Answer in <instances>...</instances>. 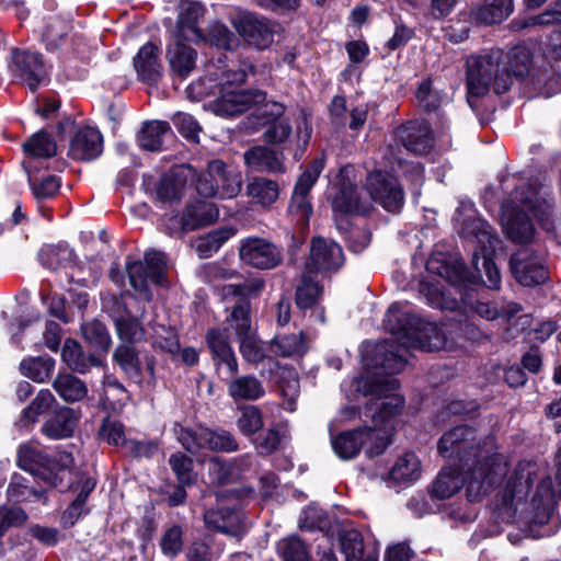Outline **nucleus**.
I'll use <instances>...</instances> for the list:
<instances>
[{
  "label": "nucleus",
  "instance_id": "1",
  "mask_svg": "<svg viewBox=\"0 0 561 561\" xmlns=\"http://www.w3.org/2000/svg\"><path fill=\"white\" fill-rule=\"evenodd\" d=\"M529 78L539 93L547 98L561 92V72L546 57L534 64L531 50L518 44L504 51L496 49L486 56H479L467 69V102L473 111H479L490 89L496 95L506 93L514 79Z\"/></svg>",
  "mask_w": 561,
  "mask_h": 561
},
{
  "label": "nucleus",
  "instance_id": "2",
  "mask_svg": "<svg viewBox=\"0 0 561 561\" xmlns=\"http://www.w3.org/2000/svg\"><path fill=\"white\" fill-rule=\"evenodd\" d=\"M18 462L20 468L30 471L51 486H62L66 479L71 480L68 486L75 492L78 491V494L66 514L71 518H78L81 515L88 496L95 488V481L82 472L72 471L75 458L71 453L60 451L49 459L37 449L23 446L19 449Z\"/></svg>",
  "mask_w": 561,
  "mask_h": 561
},
{
  "label": "nucleus",
  "instance_id": "3",
  "mask_svg": "<svg viewBox=\"0 0 561 561\" xmlns=\"http://www.w3.org/2000/svg\"><path fill=\"white\" fill-rule=\"evenodd\" d=\"M383 327L398 340L421 351L437 352L445 350L448 344L447 324L444 329L411 309L401 308L398 302L391 304L388 308Z\"/></svg>",
  "mask_w": 561,
  "mask_h": 561
},
{
  "label": "nucleus",
  "instance_id": "4",
  "mask_svg": "<svg viewBox=\"0 0 561 561\" xmlns=\"http://www.w3.org/2000/svg\"><path fill=\"white\" fill-rule=\"evenodd\" d=\"M427 272L445 278L450 289L442 294V308L450 311H461L462 305L477 301V291L481 287V272H471L460 261L449 262L432 256L426 263Z\"/></svg>",
  "mask_w": 561,
  "mask_h": 561
},
{
  "label": "nucleus",
  "instance_id": "5",
  "mask_svg": "<svg viewBox=\"0 0 561 561\" xmlns=\"http://www.w3.org/2000/svg\"><path fill=\"white\" fill-rule=\"evenodd\" d=\"M460 236L477 244L472 252L471 264L474 267V273H477L479 261L482 260L486 277V282L481 278L480 289L484 287L499 289L501 286V272L494 261L496 254L495 245L499 239L492 231V227L482 218H468L461 225Z\"/></svg>",
  "mask_w": 561,
  "mask_h": 561
},
{
  "label": "nucleus",
  "instance_id": "6",
  "mask_svg": "<svg viewBox=\"0 0 561 561\" xmlns=\"http://www.w3.org/2000/svg\"><path fill=\"white\" fill-rule=\"evenodd\" d=\"M460 466L466 470L460 484L471 503L481 502L484 496L491 494L506 474L503 456L496 451L474 458L468 466Z\"/></svg>",
  "mask_w": 561,
  "mask_h": 561
},
{
  "label": "nucleus",
  "instance_id": "7",
  "mask_svg": "<svg viewBox=\"0 0 561 561\" xmlns=\"http://www.w3.org/2000/svg\"><path fill=\"white\" fill-rule=\"evenodd\" d=\"M365 188L373 202L386 211L398 215L405 203L404 190L399 179L386 170H373L367 173Z\"/></svg>",
  "mask_w": 561,
  "mask_h": 561
},
{
  "label": "nucleus",
  "instance_id": "8",
  "mask_svg": "<svg viewBox=\"0 0 561 561\" xmlns=\"http://www.w3.org/2000/svg\"><path fill=\"white\" fill-rule=\"evenodd\" d=\"M477 440V428L460 424L445 432L437 442V451L440 456L455 458L460 465L468 466L469 462L483 456L482 449Z\"/></svg>",
  "mask_w": 561,
  "mask_h": 561
},
{
  "label": "nucleus",
  "instance_id": "9",
  "mask_svg": "<svg viewBox=\"0 0 561 561\" xmlns=\"http://www.w3.org/2000/svg\"><path fill=\"white\" fill-rule=\"evenodd\" d=\"M115 323L122 343L114 357L129 377L137 379L140 377V363L135 344L139 340L140 323L137 318L130 316L117 318Z\"/></svg>",
  "mask_w": 561,
  "mask_h": 561
},
{
  "label": "nucleus",
  "instance_id": "10",
  "mask_svg": "<svg viewBox=\"0 0 561 561\" xmlns=\"http://www.w3.org/2000/svg\"><path fill=\"white\" fill-rule=\"evenodd\" d=\"M409 345L402 341H385L376 344L366 355L365 360L371 367L389 378L400 374L407 366Z\"/></svg>",
  "mask_w": 561,
  "mask_h": 561
},
{
  "label": "nucleus",
  "instance_id": "11",
  "mask_svg": "<svg viewBox=\"0 0 561 561\" xmlns=\"http://www.w3.org/2000/svg\"><path fill=\"white\" fill-rule=\"evenodd\" d=\"M205 343L209 351L211 362L218 374H225L224 379L234 377L239 371L238 359L229 343L227 328H209L205 334Z\"/></svg>",
  "mask_w": 561,
  "mask_h": 561
},
{
  "label": "nucleus",
  "instance_id": "12",
  "mask_svg": "<svg viewBox=\"0 0 561 561\" xmlns=\"http://www.w3.org/2000/svg\"><path fill=\"white\" fill-rule=\"evenodd\" d=\"M263 288V280L233 285L232 294L241 299L232 307L225 323L234 331L237 339L256 331L252 329L251 305L248 298L257 295Z\"/></svg>",
  "mask_w": 561,
  "mask_h": 561
},
{
  "label": "nucleus",
  "instance_id": "13",
  "mask_svg": "<svg viewBox=\"0 0 561 561\" xmlns=\"http://www.w3.org/2000/svg\"><path fill=\"white\" fill-rule=\"evenodd\" d=\"M267 93L260 89H219V95L214 101V112L221 117H236L262 103Z\"/></svg>",
  "mask_w": 561,
  "mask_h": 561
},
{
  "label": "nucleus",
  "instance_id": "14",
  "mask_svg": "<svg viewBox=\"0 0 561 561\" xmlns=\"http://www.w3.org/2000/svg\"><path fill=\"white\" fill-rule=\"evenodd\" d=\"M510 272L514 279L524 287H535L549 279V272L535 256V251L522 248L510 256Z\"/></svg>",
  "mask_w": 561,
  "mask_h": 561
},
{
  "label": "nucleus",
  "instance_id": "15",
  "mask_svg": "<svg viewBox=\"0 0 561 561\" xmlns=\"http://www.w3.org/2000/svg\"><path fill=\"white\" fill-rule=\"evenodd\" d=\"M11 60L12 75L31 91H35L46 80L47 69L41 54L15 48L12 50Z\"/></svg>",
  "mask_w": 561,
  "mask_h": 561
},
{
  "label": "nucleus",
  "instance_id": "16",
  "mask_svg": "<svg viewBox=\"0 0 561 561\" xmlns=\"http://www.w3.org/2000/svg\"><path fill=\"white\" fill-rule=\"evenodd\" d=\"M195 175L190 164H176L164 172L156 186V197L162 203H178L182 199L188 181Z\"/></svg>",
  "mask_w": 561,
  "mask_h": 561
},
{
  "label": "nucleus",
  "instance_id": "17",
  "mask_svg": "<svg viewBox=\"0 0 561 561\" xmlns=\"http://www.w3.org/2000/svg\"><path fill=\"white\" fill-rule=\"evenodd\" d=\"M241 261L259 270H272L282 262L280 252L270 241L263 238H248L239 249Z\"/></svg>",
  "mask_w": 561,
  "mask_h": 561
},
{
  "label": "nucleus",
  "instance_id": "18",
  "mask_svg": "<svg viewBox=\"0 0 561 561\" xmlns=\"http://www.w3.org/2000/svg\"><path fill=\"white\" fill-rule=\"evenodd\" d=\"M232 25L244 42L262 50L271 46L274 33L267 20L251 12H243L232 21Z\"/></svg>",
  "mask_w": 561,
  "mask_h": 561
},
{
  "label": "nucleus",
  "instance_id": "19",
  "mask_svg": "<svg viewBox=\"0 0 561 561\" xmlns=\"http://www.w3.org/2000/svg\"><path fill=\"white\" fill-rule=\"evenodd\" d=\"M167 256L161 251L150 250L142 257V300L151 301L153 293L149 285L167 289L169 280L167 277Z\"/></svg>",
  "mask_w": 561,
  "mask_h": 561
},
{
  "label": "nucleus",
  "instance_id": "20",
  "mask_svg": "<svg viewBox=\"0 0 561 561\" xmlns=\"http://www.w3.org/2000/svg\"><path fill=\"white\" fill-rule=\"evenodd\" d=\"M218 217L219 210L215 205L195 201L187 203L182 214L170 220L179 225L181 232L186 233L214 224Z\"/></svg>",
  "mask_w": 561,
  "mask_h": 561
},
{
  "label": "nucleus",
  "instance_id": "21",
  "mask_svg": "<svg viewBox=\"0 0 561 561\" xmlns=\"http://www.w3.org/2000/svg\"><path fill=\"white\" fill-rule=\"evenodd\" d=\"M398 137L408 151L417 156L427 154L434 148L433 131L427 122H407L399 128Z\"/></svg>",
  "mask_w": 561,
  "mask_h": 561
},
{
  "label": "nucleus",
  "instance_id": "22",
  "mask_svg": "<svg viewBox=\"0 0 561 561\" xmlns=\"http://www.w3.org/2000/svg\"><path fill=\"white\" fill-rule=\"evenodd\" d=\"M244 164L259 173L284 174V154L264 145L252 146L243 153Z\"/></svg>",
  "mask_w": 561,
  "mask_h": 561
},
{
  "label": "nucleus",
  "instance_id": "23",
  "mask_svg": "<svg viewBox=\"0 0 561 561\" xmlns=\"http://www.w3.org/2000/svg\"><path fill=\"white\" fill-rule=\"evenodd\" d=\"M310 261L316 272H335L343 265L344 255L336 242L314 237L311 240Z\"/></svg>",
  "mask_w": 561,
  "mask_h": 561
},
{
  "label": "nucleus",
  "instance_id": "24",
  "mask_svg": "<svg viewBox=\"0 0 561 561\" xmlns=\"http://www.w3.org/2000/svg\"><path fill=\"white\" fill-rule=\"evenodd\" d=\"M101 152L102 136L99 130L92 127L79 129L70 142L69 154L76 160H93Z\"/></svg>",
  "mask_w": 561,
  "mask_h": 561
},
{
  "label": "nucleus",
  "instance_id": "25",
  "mask_svg": "<svg viewBox=\"0 0 561 561\" xmlns=\"http://www.w3.org/2000/svg\"><path fill=\"white\" fill-rule=\"evenodd\" d=\"M513 10V0H484L482 5L471 9L470 20L476 25L500 24Z\"/></svg>",
  "mask_w": 561,
  "mask_h": 561
},
{
  "label": "nucleus",
  "instance_id": "26",
  "mask_svg": "<svg viewBox=\"0 0 561 561\" xmlns=\"http://www.w3.org/2000/svg\"><path fill=\"white\" fill-rule=\"evenodd\" d=\"M369 433L368 425L340 432L332 438V448L342 460L356 458L363 448V435Z\"/></svg>",
  "mask_w": 561,
  "mask_h": 561
},
{
  "label": "nucleus",
  "instance_id": "27",
  "mask_svg": "<svg viewBox=\"0 0 561 561\" xmlns=\"http://www.w3.org/2000/svg\"><path fill=\"white\" fill-rule=\"evenodd\" d=\"M504 228L508 239L517 244H527L535 236V228L529 216L519 207L510 209Z\"/></svg>",
  "mask_w": 561,
  "mask_h": 561
},
{
  "label": "nucleus",
  "instance_id": "28",
  "mask_svg": "<svg viewBox=\"0 0 561 561\" xmlns=\"http://www.w3.org/2000/svg\"><path fill=\"white\" fill-rule=\"evenodd\" d=\"M78 417L70 408L58 409L42 426V433L50 439H64L72 436Z\"/></svg>",
  "mask_w": 561,
  "mask_h": 561
},
{
  "label": "nucleus",
  "instance_id": "29",
  "mask_svg": "<svg viewBox=\"0 0 561 561\" xmlns=\"http://www.w3.org/2000/svg\"><path fill=\"white\" fill-rule=\"evenodd\" d=\"M400 388L397 378H389L378 370L367 373L357 380V390L365 397H375L380 400Z\"/></svg>",
  "mask_w": 561,
  "mask_h": 561
},
{
  "label": "nucleus",
  "instance_id": "30",
  "mask_svg": "<svg viewBox=\"0 0 561 561\" xmlns=\"http://www.w3.org/2000/svg\"><path fill=\"white\" fill-rule=\"evenodd\" d=\"M167 57L173 73L185 79L195 69L197 51L192 46L178 42L173 46H169Z\"/></svg>",
  "mask_w": 561,
  "mask_h": 561
},
{
  "label": "nucleus",
  "instance_id": "31",
  "mask_svg": "<svg viewBox=\"0 0 561 561\" xmlns=\"http://www.w3.org/2000/svg\"><path fill=\"white\" fill-rule=\"evenodd\" d=\"M332 208L344 215L360 213V197L357 186L348 179H342L332 199Z\"/></svg>",
  "mask_w": 561,
  "mask_h": 561
},
{
  "label": "nucleus",
  "instance_id": "32",
  "mask_svg": "<svg viewBox=\"0 0 561 561\" xmlns=\"http://www.w3.org/2000/svg\"><path fill=\"white\" fill-rule=\"evenodd\" d=\"M205 8L199 2H186L181 5L176 20V27L181 36L195 39L202 36V30L198 26V20L205 13Z\"/></svg>",
  "mask_w": 561,
  "mask_h": 561
},
{
  "label": "nucleus",
  "instance_id": "33",
  "mask_svg": "<svg viewBox=\"0 0 561 561\" xmlns=\"http://www.w3.org/2000/svg\"><path fill=\"white\" fill-rule=\"evenodd\" d=\"M195 41L204 42L220 50H232L237 44L236 35L219 20L209 22L206 28L202 30V36L196 37Z\"/></svg>",
  "mask_w": 561,
  "mask_h": 561
},
{
  "label": "nucleus",
  "instance_id": "34",
  "mask_svg": "<svg viewBox=\"0 0 561 561\" xmlns=\"http://www.w3.org/2000/svg\"><path fill=\"white\" fill-rule=\"evenodd\" d=\"M237 229L232 226L218 227L197 238L195 249L201 259H208L234 234Z\"/></svg>",
  "mask_w": 561,
  "mask_h": 561
},
{
  "label": "nucleus",
  "instance_id": "35",
  "mask_svg": "<svg viewBox=\"0 0 561 561\" xmlns=\"http://www.w3.org/2000/svg\"><path fill=\"white\" fill-rule=\"evenodd\" d=\"M61 357L70 369L80 374L101 365V359L98 356L84 354L79 343L71 339L65 341Z\"/></svg>",
  "mask_w": 561,
  "mask_h": 561
},
{
  "label": "nucleus",
  "instance_id": "36",
  "mask_svg": "<svg viewBox=\"0 0 561 561\" xmlns=\"http://www.w3.org/2000/svg\"><path fill=\"white\" fill-rule=\"evenodd\" d=\"M255 106V110L248 116V126L254 131L282 119L286 112L285 104L278 101L265 100Z\"/></svg>",
  "mask_w": 561,
  "mask_h": 561
},
{
  "label": "nucleus",
  "instance_id": "37",
  "mask_svg": "<svg viewBox=\"0 0 561 561\" xmlns=\"http://www.w3.org/2000/svg\"><path fill=\"white\" fill-rule=\"evenodd\" d=\"M230 379L228 393L234 401H255L265 394L262 382L253 375H244Z\"/></svg>",
  "mask_w": 561,
  "mask_h": 561
},
{
  "label": "nucleus",
  "instance_id": "38",
  "mask_svg": "<svg viewBox=\"0 0 561 561\" xmlns=\"http://www.w3.org/2000/svg\"><path fill=\"white\" fill-rule=\"evenodd\" d=\"M553 490L549 482H540L531 497L533 517L531 522L536 525H546L549 523L552 514Z\"/></svg>",
  "mask_w": 561,
  "mask_h": 561
},
{
  "label": "nucleus",
  "instance_id": "39",
  "mask_svg": "<svg viewBox=\"0 0 561 561\" xmlns=\"http://www.w3.org/2000/svg\"><path fill=\"white\" fill-rule=\"evenodd\" d=\"M561 24V0H556L549 7L537 15L526 18H515L511 22L514 31H522L538 25Z\"/></svg>",
  "mask_w": 561,
  "mask_h": 561
},
{
  "label": "nucleus",
  "instance_id": "40",
  "mask_svg": "<svg viewBox=\"0 0 561 561\" xmlns=\"http://www.w3.org/2000/svg\"><path fill=\"white\" fill-rule=\"evenodd\" d=\"M160 49L148 42L142 45V82L157 85L163 75V66L160 59Z\"/></svg>",
  "mask_w": 561,
  "mask_h": 561
},
{
  "label": "nucleus",
  "instance_id": "41",
  "mask_svg": "<svg viewBox=\"0 0 561 561\" xmlns=\"http://www.w3.org/2000/svg\"><path fill=\"white\" fill-rule=\"evenodd\" d=\"M211 437V430L202 424L193 427H181L179 432V442L192 455L208 449Z\"/></svg>",
  "mask_w": 561,
  "mask_h": 561
},
{
  "label": "nucleus",
  "instance_id": "42",
  "mask_svg": "<svg viewBox=\"0 0 561 561\" xmlns=\"http://www.w3.org/2000/svg\"><path fill=\"white\" fill-rule=\"evenodd\" d=\"M142 150L162 151L164 138L172 135L170 124L165 121L142 122Z\"/></svg>",
  "mask_w": 561,
  "mask_h": 561
},
{
  "label": "nucleus",
  "instance_id": "43",
  "mask_svg": "<svg viewBox=\"0 0 561 561\" xmlns=\"http://www.w3.org/2000/svg\"><path fill=\"white\" fill-rule=\"evenodd\" d=\"M325 161L327 157L323 151L320 156L314 157L298 176L293 193L299 196H310L312 187L325 168Z\"/></svg>",
  "mask_w": 561,
  "mask_h": 561
},
{
  "label": "nucleus",
  "instance_id": "44",
  "mask_svg": "<svg viewBox=\"0 0 561 561\" xmlns=\"http://www.w3.org/2000/svg\"><path fill=\"white\" fill-rule=\"evenodd\" d=\"M239 416L237 419L238 431L245 437H253L264 426L263 412L257 405H238Z\"/></svg>",
  "mask_w": 561,
  "mask_h": 561
},
{
  "label": "nucleus",
  "instance_id": "45",
  "mask_svg": "<svg viewBox=\"0 0 561 561\" xmlns=\"http://www.w3.org/2000/svg\"><path fill=\"white\" fill-rule=\"evenodd\" d=\"M41 264L51 271L66 268L73 263V251L67 245H46L38 252Z\"/></svg>",
  "mask_w": 561,
  "mask_h": 561
},
{
  "label": "nucleus",
  "instance_id": "46",
  "mask_svg": "<svg viewBox=\"0 0 561 561\" xmlns=\"http://www.w3.org/2000/svg\"><path fill=\"white\" fill-rule=\"evenodd\" d=\"M419 106L427 116L440 117L443 98L438 91L433 90V81L430 77L424 78L415 92Z\"/></svg>",
  "mask_w": 561,
  "mask_h": 561
},
{
  "label": "nucleus",
  "instance_id": "47",
  "mask_svg": "<svg viewBox=\"0 0 561 561\" xmlns=\"http://www.w3.org/2000/svg\"><path fill=\"white\" fill-rule=\"evenodd\" d=\"M247 193L262 206H271L279 196V186L274 180L256 176L248 184Z\"/></svg>",
  "mask_w": 561,
  "mask_h": 561
},
{
  "label": "nucleus",
  "instance_id": "48",
  "mask_svg": "<svg viewBox=\"0 0 561 561\" xmlns=\"http://www.w3.org/2000/svg\"><path fill=\"white\" fill-rule=\"evenodd\" d=\"M53 387L59 397L67 402L80 401L88 393L84 382L70 374L58 375L53 382Z\"/></svg>",
  "mask_w": 561,
  "mask_h": 561
},
{
  "label": "nucleus",
  "instance_id": "49",
  "mask_svg": "<svg viewBox=\"0 0 561 561\" xmlns=\"http://www.w3.org/2000/svg\"><path fill=\"white\" fill-rule=\"evenodd\" d=\"M323 294V286L309 275H304L295 291V302L300 310L313 308Z\"/></svg>",
  "mask_w": 561,
  "mask_h": 561
},
{
  "label": "nucleus",
  "instance_id": "50",
  "mask_svg": "<svg viewBox=\"0 0 561 561\" xmlns=\"http://www.w3.org/2000/svg\"><path fill=\"white\" fill-rule=\"evenodd\" d=\"M390 476L398 482H412L421 476V462L414 453H405L400 456L392 469Z\"/></svg>",
  "mask_w": 561,
  "mask_h": 561
},
{
  "label": "nucleus",
  "instance_id": "51",
  "mask_svg": "<svg viewBox=\"0 0 561 561\" xmlns=\"http://www.w3.org/2000/svg\"><path fill=\"white\" fill-rule=\"evenodd\" d=\"M169 466L175 476L178 482L190 485L197 483V472L194 470V460L182 451H176L170 455Z\"/></svg>",
  "mask_w": 561,
  "mask_h": 561
},
{
  "label": "nucleus",
  "instance_id": "52",
  "mask_svg": "<svg viewBox=\"0 0 561 561\" xmlns=\"http://www.w3.org/2000/svg\"><path fill=\"white\" fill-rule=\"evenodd\" d=\"M277 552L283 561H311V553L306 542L297 535L282 539Z\"/></svg>",
  "mask_w": 561,
  "mask_h": 561
},
{
  "label": "nucleus",
  "instance_id": "53",
  "mask_svg": "<svg viewBox=\"0 0 561 561\" xmlns=\"http://www.w3.org/2000/svg\"><path fill=\"white\" fill-rule=\"evenodd\" d=\"M55 360L53 358L34 357L21 362L20 369L23 376L35 382H45L53 374Z\"/></svg>",
  "mask_w": 561,
  "mask_h": 561
},
{
  "label": "nucleus",
  "instance_id": "54",
  "mask_svg": "<svg viewBox=\"0 0 561 561\" xmlns=\"http://www.w3.org/2000/svg\"><path fill=\"white\" fill-rule=\"evenodd\" d=\"M459 316V319H455L447 324L449 334H453L457 340L471 343H477L485 339L486 335L469 317H465L463 314Z\"/></svg>",
  "mask_w": 561,
  "mask_h": 561
},
{
  "label": "nucleus",
  "instance_id": "55",
  "mask_svg": "<svg viewBox=\"0 0 561 561\" xmlns=\"http://www.w3.org/2000/svg\"><path fill=\"white\" fill-rule=\"evenodd\" d=\"M24 151L34 158H51L56 154V144L46 131L35 133L23 145Z\"/></svg>",
  "mask_w": 561,
  "mask_h": 561
},
{
  "label": "nucleus",
  "instance_id": "56",
  "mask_svg": "<svg viewBox=\"0 0 561 561\" xmlns=\"http://www.w3.org/2000/svg\"><path fill=\"white\" fill-rule=\"evenodd\" d=\"M339 540L345 561H357L365 554L364 537L357 529L343 530Z\"/></svg>",
  "mask_w": 561,
  "mask_h": 561
},
{
  "label": "nucleus",
  "instance_id": "57",
  "mask_svg": "<svg viewBox=\"0 0 561 561\" xmlns=\"http://www.w3.org/2000/svg\"><path fill=\"white\" fill-rule=\"evenodd\" d=\"M461 490L460 478L450 472L440 471L432 483L430 494L432 499L444 501Z\"/></svg>",
  "mask_w": 561,
  "mask_h": 561
},
{
  "label": "nucleus",
  "instance_id": "58",
  "mask_svg": "<svg viewBox=\"0 0 561 561\" xmlns=\"http://www.w3.org/2000/svg\"><path fill=\"white\" fill-rule=\"evenodd\" d=\"M125 274L128 278L127 283L125 275H123L117 267H112L110 271V277L115 284L123 287L128 293L131 289L137 291L139 289L140 262L135 259H128L125 264Z\"/></svg>",
  "mask_w": 561,
  "mask_h": 561
},
{
  "label": "nucleus",
  "instance_id": "59",
  "mask_svg": "<svg viewBox=\"0 0 561 561\" xmlns=\"http://www.w3.org/2000/svg\"><path fill=\"white\" fill-rule=\"evenodd\" d=\"M84 340L95 350L107 352L111 337L106 327L100 321L87 322L81 328Z\"/></svg>",
  "mask_w": 561,
  "mask_h": 561
},
{
  "label": "nucleus",
  "instance_id": "60",
  "mask_svg": "<svg viewBox=\"0 0 561 561\" xmlns=\"http://www.w3.org/2000/svg\"><path fill=\"white\" fill-rule=\"evenodd\" d=\"M56 403V399L49 389H41L30 405L23 410V419L27 423H35L38 417L48 412Z\"/></svg>",
  "mask_w": 561,
  "mask_h": 561
},
{
  "label": "nucleus",
  "instance_id": "61",
  "mask_svg": "<svg viewBox=\"0 0 561 561\" xmlns=\"http://www.w3.org/2000/svg\"><path fill=\"white\" fill-rule=\"evenodd\" d=\"M237 341L239 342V352L245 362L259 364L265 358V352L256 331L241 336Z\"/></svg>",
  "mask_w": 561,
  "mask_h": 561
},
{
  "label": "nucleus",
  "instance_id": "62",
  "mask_svg": "<svg viewBox=\"0 0 561 561\" xmlns=\"http://www.w3.org/2000/svg\"><path fill=\"white\" fill-rule=\"evenodd\" d=\"M262 140L268 146H277L286 142L293 133L289 118L285 115L263 128Z\"/></svg>",
  "mask_w": 561,
  "mask_h": 561
},
{
  "label": "nucleus",
  "instance_id": "63",
  "mask_svg": "<svg viewBox=\"0 0 561 561\" xmlns=\"http://www.w3.org/2000/svg\"><path fill=\"white\" fill-rule=\"evenodd\" d=\"M369 433L363 435V446L368 444L365 454L368 458H376L385 453L391 444V436L386 432L368 426Z\"/></svg>",
  "mask_w": 561,
  "mask_h": 561
},
{
  "label": "nucleus",
  "instance_id": "64",
  "mask_svg": "<svg viewBox=\"0 0 561 561\" xmlns=\"http://www.w3.org/2000/svg\"><path fill=\"white\" fill-rule=\"evenodd\" d=\"M383 400L377 404L371 417L376 422H387L399 415L404 407V398L401 396L382 397Z\"/></svg>",
  "mask_w": 561,
  "mask_h": 561
}]
</instances>
